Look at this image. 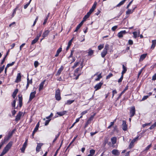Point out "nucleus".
Wrapping results in <instances>:
<instances>
[{"instance_id": "nucleus-1", "label": "nucleus", "mask_w": 156, "mask_h": 156, "mask_svg": "<svg viewBox=\"0 0 156 156\" xmlns=\"http://www.w3.org/2000/svg\"><path fill=\"white\" fill-rule=\"evenodd\" d=\"M13 143V142L12 141H10L4 147L3 150L7 153L11 148Z\"/></svg>"}, {"instance_id": "nucleus-2", "label": "nucleus", "mask_w": 156, "mask_h": 156, "mask_svg": "<svg viewBox=\"0 0 156 156\" xmlns=\"http://www.w3.org/2000/svg\"><path fill=\"white\" fill-rule=\"evenodd\" d=\"M74 50L73 49H72V50H71V53H70V55L69 56V57H68V58H72V60H71V63L73 62L76 60L75 58L74 57H73V53L74 52Z\"/></svg>"}, {"instance_id": "nucleus-3", "label": "nucleus", "mask_w": 156, "mask_h": 156, "mask_svg": "<svg viewBox=\"0 0 156 156\" xmlns=\"http://www.w3.org/2000/svg\"><path fill=\"white\" fill-rule=\"evenodd\" d=\"M130 117H132L135 115V108L134 106H132L130 110Z\"/></svg>"}, {"instance_id": "nucleus-4", "label": "nucleus", "mask_w": 156, "mask_h": 156, "mask_svg": "<svg viewBox=\"0 0 156 156\" xmlns=\"http://www.w3.org/2000/svg\"><path fill=\"white\" fill-rule=\"evenodd\" d=\"M127 33L125 30H122L118 33L117 36L119 38L123 37V35H125Z\"/></svg>"}, {"instance_id": "nucleus-5", "label": "nucleus", "mask_w": 156, "mask_h": 156, "mask_svg": "<svg viewBox=\"0 0 156 156\" xmlns=\"http://www.w3.org/2000/svg\"><path fill=\"white\" fill-rule=\"evenodd\" d=\"M21 76L20 73H18L17 74L16 79L15 80V82L18 83L21 81Z\"/></svg>"}, {"instance_id": "nucleus-6", "label": "nucleus", "mask_w": 156, "mask_h": 156, "mask_svg": "<svg viewBox=\"0 0 156 156\" xmlns=\"http://www.w3.org/2000/svg\"><path fill=\"white\" fill-rule=\"evenodd\" d=\"M103 82H101V81L99 83H97L94 87V88L95 89V90H98L100 89L102 85L103 84Z\"/></svg>"}, {"instance_id": "nucleus-7", "label": "nucleus", "mask_w": 156, "mask_h": 156, "mask_svg": "<svg viewBox=\"0 0 156 156\" xmlns=\"http://www.w3.org/2000/svg\"><path fill=\"white\" fill-rule=\"evenodd\" d=\"M122 129L125 131L127 129V126L126 123V121L125 120L122 121Z\"/></svg>"}, {"instance_id": "nucleus-8", "label": "nucleus", "mask_w": 156, "mask_h": 156, "mask_svg": "<svg viewBox=\"0 0 156 156\" xmlns=\"http://www.w3.org/2000/svg\"><path fill=\"white\" fill-rule=\"evenodd\" d=\"M63 69L64 67L63 66H61L58 69L55 75L56 76H59L60 74L62 71L63 70Z\"/></svg>"}, {"instance_id": "nucleus-9", "label": "nucleus", "mask_w": 156, "mask_h": 156, "mask_svg": "<svg viewBox=\"0 0 156 156\" xmlns=\"http://www.w3.org/2000/svg\"><path fill=\"white\" fill-rule=\"evenodd\" d=\"M55 98H61L60 91L59 88L55 91Z\"/></svg>"}, {"instance_id": "nucleus-10", "label": "nucleus", "mask_w": 156, "mask_h": 156, "mask_svg": "<svg viewBox=\"0 0 156 156\" xmlns=\"http://www.w3.org/2000/svg\"><path fill=\"white\" fill-rule=\"evenodd\" d=\"M98 73L97 72L94 75V76L98 75L97 78L95 79V81H99L100 79L102 77V76H101V73H100L99 75H98Z\"/></svg>"}, {"instance_id": "nucleus-11", "label": "nucleus", "mask_w": 156, "mask_h": 156, "mask_svg": "<svg viewBox=\"0 0 156 156\" xmlns=\"http://www.w3.org/2000/svg\"><path fill=\"white\" fill-rule=\"evenodd\" d=\"M22 112H19L18 114L16 116L15 121L17 122L20 120V119L22 115Z\"/></svg>"}, {"instance_id": "nucleus-12", "label": "nucleus", "mask_w": 156, "mask_h": 156, "mask_svg": "<svg viewBox=\"0 0 156 156\" xmlns=\"http://www.w3.org/2000/svg\"><path fill=\"white\" fill-rule=\"evenodd\" d=\"M46 80H44L40 84L39 87V91H40L41 90L43 89L44 87V84L45 82L46 81Z\"/></svg>"}, {"instance_id": "nucleus-13", "label": "nucleus", "mask_w": 156, "mask_h": 156, "mask_svg": "<svg viewBox=\"0 0 156 156\" xmlns=\"http://www.w3.org/2000/svg\"><path fill=\"white\" fill-rule=\"evenodd\" d=\"M43 144L41 143H39L37 144V147L36 148V151L37 152H39L40 151V149L41 148V147L43 145Z\"/></svg>"}, {"instance_id": "nucleus-14", "label": "nucleus", "mask_w": 156, "mask_h": 156, "mask_svg": "<svg viewBox=\"0 0 156 156\" xmlns=\"http://www.w3.org/2000/svg\"><path fill=\"white\" fill-rule=\"evenodd\" d=\"M50 33V31L49 30H46L42 34V37L43 38H44L45 37L48 36Z\"/></svg>"}, {"instance_id": "nucleus-15", "label": "nucleus", "mask_w": 156, "mask_h": 156, "mask_svg": "<svg viewBox=\"0 0 156 156\" xmlns=\"http://www.w3.org/2000/svg\"><path fill=\"white\" fill-rule=\"evenodd\" d=\"M147 54V53L144 54L142 55L140 57V58L139 60V61L140 62L142 61H143L146 57Z\"/></svg>"}, {"instance_id": "nucleus-16", "label": "nucleus", "mask_w": 156, "mask_h": 156, "mask_svg": "<svg viewBox=\"0 0 156 156\" xmlns=\"http://www.w3.org/2000/svg\"><path fill=\"white\" fill-rule=\"evenodd\" d=\"M112 153L113 154L115 155V156H118L120 154V153L119 151L118 150L116 149H114L112 151Z\"/></svg>"}, {"instance_id": "nucleus-17", "label": "nucleus", "mask_w": 156, "mask_h": 156, "mask_svg": "<svg viewBox=\"0 0 156 156\" xmlns=\"http://www.w3.org/2000/svg\"><path fill=\"white\" fill-rule=\"evenodd\" d=\"M122 67L123 70L121 74H122L124 75L127 71V68L123 64L122 65Z\"/></svg>"}, {"instance_id": "nucleus-18", "label": "nucleus", "mask_w": 156, "mask_h": 156, "mask_svg": "<svg viewBox=\"0 0 156 156\" xmlns=\"http://www.w3.org/2000/svg\"><path fill=\"white\" fill-rule=\"evenodd\" d=\"M108 51L103 49V51L101 53V57L102 58H104L105 56L106 55Z\"/></svg>"}, {"instance_id": "nucleus-19", "label": "nucleus", "mask_w": 156, "mask_h": 156, "mask_svg": "<svg viewBox=\"0 0 156 156\" xmlns=\"http://www.w3.org/2000/svg\"><path fill=\"white\" fill-rule=\"evenodd\" d=\"M18 92V89L17 88L15 89L12 95V98H15Z\"/></svg>"}, {"instance_id": "nucleus-20", "label": "nucleus", "mask_w": 156, "mask_h": 156, "mask_svg": "<svg viewBox=\"0 0 156 156\" xmlns=\"http://www.w3.org/2000/svg\"><path fill=\"white\" fill-rule=\"evenodd\" d=\"M66 112V111H63V112H57V114L61 116L64 115Z\"/></svg>"}, {"instance_id": "nucleus-21", "label": "nucleus", "mask_w": 156, "mask_h": 156, "mask_svg": "<svg viewBox=\"0 0 156 156\" xmlns=\"http://www.w3.org/2000/svg\"><path fill=\"white\" fill-rule=\"evenodd\" d=\"M128 87H129V86H128V85H127L126 86V87L123 90L122 92L120 94L118 98H119L120 97H121V95L122 94H124L125 92V91L128 89Z\"/></svg>"}, {"instance_id": "nucleus-22", "label": "nucleus", "mask_w": 156, "mask_h": 156, "mask_svg": "<svg viewBox=\"0 0 156 156\" xmlns=\"http://www.w3.org/2000/svg\"><path fill=\"white\" fill-rule=\"evenodd\" d=\"M62 51V48L61 47L59 48L57 51L55 55V57H57L59 55V54Z\"/></svg>"}, {"instance_id": "nucleus-23", "label": "nucleus", "mask_w": 156, "mask_h": 156, "mask_svg": "<svg viewBox=\"0 0 156 156\" xmlns=\"http://www.w3.org/2000/svg\"><path fill=\"white\" fill-rule=\"evenodd\" d=\"M152 44L151 47V48L154 49L156 44V40H153L152 41Z\"/></svg>"}, {"instance_id": "nucleus-24", "label": "nucleus", "mask_w": 156, "mask_h": 156, "mask_svg": "<svg viewBox=\"0 0 156 156\" xmlns=\"http://www.w3.org/2000/svg\"><path fill=\"white\" fill-rule=\"evenodd\" d=\"M111 142L113 144H114L116 143V138L115 137H112L111 139Z\"/></svg>"}, {"instance_id": "nucleus-25", "label": "nucleus", "mask_w": 156, "mask_h": 156, "mask_svg": "<svg viewBox=\"0 0 156 156\" xmlns=\"http://www.w3.org/2000/svg\"><path fill=\"white\" fill-rule=\"evenodd\" d=\"M9 139L7 136L5 137L4 140L2 141L1 142L4 144L6 142H7Z\"/></svg>"}, {"instance_id": "nucleus-26", "label": "nucleus", "mask_w": 156, "mask_h": 156, "mask_svg": "<svg viewBox=\"0 0 156 156\" xmlns=\"http://www.w3.org/2000/svg\"><path fill=\"white\" fill-rule=\"evenodd\" d=\"M126 0H122L121 2H120L118 5H117L116 7H119L121 5H123Z\"/></svg>"}, {"instance_id": "nucleus-27", "label": "nucleus", "mask_w": 156, "mask_h": 156, "mask_svg": "<svg viewBox=\"0 0 156 156\" xmlns=\"http://www.w3.org/2000/svg\"><path fill=\"white\" fill-rule=\"evenodd\" d=\"M27 145L24 144L23 145V147L21 149V152L22 153H24L25 149L27 147Z\"/></svg>"}, {"instance_id": "nucleus-28", "label": "nucleus", "mask_w": 156, "mask_h": 156, "mask_svg": "<svg viewBox=\"0 0 156 156\" xmlns=\"http://www.w3.org/2000/svg\"><path fill=\"white\" fill-rule=\"evenodd\" d=\"M88 56H91L92 55H93L94 53V51L92 50L90 48L88 50Z\"/></svg>"}, {"instance_id": "nucleus-29", "label": "nucleus", "mask_w": 156, "mask_h": 156, "mask_svg": "<svg viewBox=\"0 0 156 156\" xmlns=\"http://www.w3.org/2000/svg\"><path fill=\"white\" fill-rule=\"evenodd\" d=\"M39 39L37 37H36L34 39L32 40L31 42V44L32 45H33L35 44V43L37 42Z\"/></svg>"}, {"instance_id": "nucleus-30", "label": "nucleus", "mask_w": 156, "mask_h": 156, "mask_svg": "<svg viewBox=\"0 0 156 156\" xmlns=\"http://www.w3.org/2000/svg\"><path fill=\"white\" fill-rule=\"evenodd\" d=\"M74 101V100H68L65 104V105H70Z\"/></svg>"}, {"instance_id": "nucleus-31", "label": "nucleus", "mask_w": 156, "mask_h": 156, "mask_svg": "<svg viewBox=\"0 0 156 156\" xmlns=\"http://www.w3.org/2000/svg\"><path fill=\"white\" fill-rule=\"evenodd\" d=\"M133 12V10L128 9V10L126 12V14L128 15L132 13Z\"/></svg>"}, {"instance_id": "nucleus-32", "label": "nucleus", "mask_w": 156, "mask_h": 156, "mask_svg": "<svg viewBox=\"0 0 156 156\" xmlns=\"http://www.w3.org/2000/svg\"><path fill=\"white\" fill-rule=\"evenodd\" d=\"M36 93V92L35 91L32 92L30 94V98H34Z\"/></svg>"}, {"instance_id": "nucleus-33", "label": "nucleus", "mask_w": 156, "mask_h": 156, "mask_svg": "<svg viewBox=\"0 0 156 156\" xmlns=\"http://www.w3.org/2000/svg\"><path fill=\"white\" fill-rule=\"evenodd\" d=\"M104 47V44H101L98 46V49L99 50H101Z\"/></svg>"}, {"instance_id": "nucleus-34", "label": "nucleus", "mask_w": 156, "mask_h": 156, "mask_svg": "<svg viewBox=\"0 0 156 156\" xmlns=\"http://www.w3.org/2000/svg\"><path fill=\"white\" fill-rule=\"evenodd\" d=\"M19 105L20 108L22 105V98H19Z\"/></svg>"}, {"instance_id": "nucleus-35", "label": "nucleus", "mask_w": 156, "mask_h": 156, "mask_svg": "<svg viewBox=\"0 0 156 156\" xmlns=\"http://www.w3.org/2000/svg\"><path fill=\"white\" fill-rule=\"evenodd\" d=\"M133 37L135 39H136L137 37V33L136 31L134 32L133 33Z\"/></svg>"}, {"instance_id": "nucleus-36", "label": "nucleus", "mask_w": 156, "mask_h": 156, "mask_svg": "<svg viewBox=\"0 0 156 156\" xmlns=\"http://www.w3.org/2000/svg\"><path fill=\"white\" fill-rule=\"evenodd\" d=\"M113 76V74L111 73H110L108 75H107V76H106V79L107 80H108V79H109V78H110L111 77H112Z\"/></svg>"}, {"instance_id": "nucleus-37", "label": "nucleus", "mask_w": 156, "mask_h": 156, "mask_svg": "<svg viewBox=\"0 0 156 156\" xmlns=\"http://www.w3.org/2000/svg\"><path fill=\"white\" fill-rule=\"evenodd\" d=\"M34 66L35 68H37L39 65V63L37 61H35L34 63Z\"/></svg>"}, {"instance_id": "nucleus-38", "label": "nucleus", "mask_w": 156, "mask_h": 156, "mask_svg": "<svg viewBox=\"0 0 156 156\" xmlns=\"http://www.w3.org/2000/svg\"><path fill=\"white\" fill-rule=\"evenodd\" d=\"M16 102V99L14 100L13 101L12 103V107H14V109L16 108H15V105Z\"/></svg>"}, {"instance_id": "nucleus-39", "label": "nucleus", "mask_w": 156, "mask_h": 156, "mask_svg": "<svg viewBox=\"0 0 156 156\" xmlns=\"http://www.w3.org/2000/svg\"><path fill=\"white\" fill-rule=\"evenodd\" d=\"M49 16V15H48L45 18V19H44V22L43 23V25H44L46 24L47 20L48 19V18Z\"/></svg>"}, {"instance_id": "nucleus-40", "label": "nucleus", "mask_w": 156, "mask_h": 156, "mask_svg": "<svg viewBox=\"0 0 156 156\" xmlns=\"http://www.w3.org/2000/svg\"><path fill=\"white\" fill-rule=\"evenodd\" d=\"M152 144H151L149 145H148L145 149L144 150V151H147L150 148H151L152 147Z\"/></svg>"}, {"instance_id": "nucleus-41", "label": "nucleus", "mask_w": 156, "mask_h": 156, "mask_svg": "<svg viewBox=\"0 0 156 156\" xmlns=\"http://www.w3.org/2000/svg\"><path fill=\"white\" fill-rule=\"evenodd\" d=\"M80 64L79 62H76L74 63V65L73 66V68H75L76 67Z\"/></svg>"}, {"instance_id": "nucleus-42", "label": "nucleus", "mask_w": 156, "mask_h": 156, "mask_svg": "<svg viewBox=\"0 0 156 156\" xmlns=\"http://www.w3.org/2000/svg\"><path fill=\"white\" fill-rule=\"evenodd\" d=\"M15 63V62H12L11 63L8 64L6 66L9 68L10 66H12Z\"/></svg>"}, {"instance_id": "nucleus-43", "label": "nucleus", "mask_w": 156, "mask_h": 156, "mask_svg": "<svg viewBox=\"0 0 156 156\" xmlns=\"http://www.w3.org/2000/svg\"><path fill=\"white\" fill-rule=\"evenodd\" d=\"M109 48V45L108 44H106L105 45L104 50L108 51V49Z\"/></svg>"}, {"instance_id": "nucleus-44", "label": "nucleus", "mask_w": 156, "mask_h": 156, "mask_svg": "<svg viewBox=\"0 0 156 156\" xmlns=\"http://www.w3.org/2000/svg\"><path fill=\"white\" fill-rule=\"evenodd\" d=\"M81 26L80 25L78 24L76 27L75 30L74 31V32H76L78 31V30L80 28Z\"/></svg>"}, {"instance_id": "nucleus-45", "label": "nucleus", "mask_w": 156, "mask_h": 156, "mask_svg": "<svg viewBox=\"0 0 156 156\" xmlns=\"http://www.w3.org/2000/svg\"><path fill=\"white\" fill-rule=\"evenodd\" d=\"M123 78V75L122 74V75L119 79L118 80V82L119 83H121L122 81Z\"/></svg>"}, {"instance_id": "nucleus-46", "label": "nucleus", "mask_w": 156, "mask_h": 156, "mask_svg": "<svg viewBox=\"0 0 156 156\" xmlns=\"http://www.w3.org/2000/svg\"><path fill=\"white\" fill-rule=\"evenodd\" d=\"M39 122L37 123V124L36 125L35 128H34V129L37 131V130H38V128L39 127Z\"/></svg>"}, {"instance_id": "nucleus-47", "label": "nucleus", "mask_w": 156, "mask_h": 156, "mask_svg": "<svg viewBox=\"0 0 156 156\" xmlns=\"http://www.w3.org/2000/svg\"><path fill=\"white\" fill-rule=\"evenodd\" d=\"M118 26H115L112 27V30L113 31H115V30L117 29L118 28Z\"/></svg>"}, {"instance_id": "nucleus-48", "label": "nucleus", "mask_w": 156, "mask_h": 156, "mask_svg": "<svg viewBox=\"0 0 156 156\" xmlns=\"http://www.w3.org/2000/svg\"><path fill=\"white\" fill-rule=\"evenodd\" d=\"M5 65H4L0 67V73H1L3 71L5 68Z\"/></svg>"}, {"instance_id": "nucleus-49", "label": "nucleus", "mask_w": 156, "mask_h": 156, "mask_svg": "<svg viewBox=\"0 0 156 156\" xmlns=\"http://www.w3.org/2000/svg\"><path fill=\"white\" fill-rule=\"evenodd\" d=\"M60 135V133H59L57 135H56L55 136V139L53 141V143H54L55 141L57 140V139L58 138V137Z\"/></svg>"}, {"instance_id": "nucleus-50", "label": "nucleus", "mask_w": 156, "mask_h": 156, "mask_svg": "<svg viewBox=\"0 0 156 156\" xmlns=\"http://www.w3.org/2000/svg\"><path fill=\"white\" fill-rule=\"evenodd\" d=\"M156 80V73H155L152 76V80L155 81Z\"/></svg>"}, {"instance_id": "nucleus-51", "label": "nucleus", "mask_w": 156, "mask_h": 156, "mask_svg": "<svg viewBox=\"0 0 156 156\" xmlns=\"http://www.w3.org/2000/svg\"><path fill=\"white\" fill-rule=\"evenodd\" d=\"M95 151L94 150H91L90 151V154L93 155L94 154Z\"/></svg>"}, {"instance_id": "nucleus-52", "label": "nucleus", "mask_w": 156, "mask_h": 156, "mask_svg": "<svg viewBox=\"0 0 156 156\" xmlns=\"http://www.w3.org/2000/svg\"><path fill=\"white\" fill-rule=\"evenodd\" d=\"M134 145V144L132 142H131L129 147V149H131L132 148Z\"/></svg>"}, {"instance_id": "nucleus-53", "label": "nucleus", "mask_w": 156, "mask_h": 156, "mask_svg": "<svg viewBox=\"0 0 156 156\" xmlns=\"http://www.w3.org/2000/svg\"><path fill=\"white\" fill-rule=\"evenodd\" d=\"M30 2H29L28 3L25 5L24 6V9H26L28 7V6H29V5H30Z\"/></svg>"}, {"instance_id": "nucleus-54", "label": "nucleus", "mask_w": 156, "mask_h": 156, "mask_svg": "<svg viewBox=\"0 0 156 156\" xmlns=\"http://www.w3.org/2000/svg\"><path fill=\"white\" fill-rule=\"evenodd\" d=\"M139 137V136H138L136 138H135V139L132 140L131 141V142H132L134 144V143L136 142L138 139V138Z\"/></svg>"}, {"instance_id": "nucleus-55", "label": "nucleus", "mask_w": 156, "mask_h": 156, "mask_svg": "<svg viewBox=\"0 0 156 156\" xmlns=\"http://www.w3.org/2000/svg\"><path fill=\"white\" fill-rule=\"evenodd\" d=\"M128 43L129 45H132L133 44V41L131 40H129L128 42Z\"/></svg>"}, {"instance_id": "nucleus-56", "label": "nucleus", "mask_w": 156, "mask_h": 156, "mask_svg": "<svg viewBox=\"0 0 156 156\" xmlns=\"http://www.w3.org/2000/svg\"><path fill=\"white\" fill-rule=\"evenodd\" d=\"M133 0H132L131 1H130L128 4L127 5L126 8L128 9L129 7L130 6L131 4L132 3Z\"/></svg>"}, {"instance_id": "nucleus-57", "label": "nucleus", "mask_w": 156, "mask_h": 156, "mask_svg": "<svg viewBox=\"0 0 156 156\" xmlns=\"http://www.w3.org/2000/svg\"><path fill=\"white\" fill-rule=\"evenodd\" d=\"M18 6H17L13 10V12L12 13L15 14L16 13V12L17 9H18Z\"/></svg>"}, {"instance_id": "nucleus-58", "label": "nucleus", "mask_w": 156, "mask_h": 156, "mask_svg": "<svg viewBox=\"0 0 156 156\" xmlns=\"http://www.w3.org/2000/svg\"><path fill=\"white\" fill-rule=\"evenodd\" d=\"M114 124V122H110V125L108 127V129H110Z\"/></svg>"}, {"instance_id": "nucleus-59", "label": "nucleus", "mask_w": 156, "mask_h": 156, "mask_svg": "<svg viewBox=\"0 0 156 156\" xmlns=\"http://www.w3.org/2000/svg\"><path fill=\"white\" fill-rule=\"evenodd\" d=\"M42 34V31H41L40 33L37 35L36 37H37L39 39L40 37V36H41Z\"/></svg>"}, {"instance_id": "nucleus-60", "label": "nucleus", "mask_w": 156, "mask_h": 156, "mask_svg": "<svg viewBox=\"0 0 156 156\" xmlns=\"http://www.w3.org/2000/svg\"><path fill=\"white\" fill-rule=\"evenodd\" d=\"M51 120V119H49L48 120H46L45 122V125L47 126L49 124V123Z\"/></svg>"}, {"instance_id": "nucleus-61", "label": "nucleus", "mask_w": 156, "mask_h": 156, "mask_svg": "<svg viewBox=\"0 0 156 156\" xmlns=\"http://www.w3.org/2000/svg\"><path fill=\"white\" fill-rule=\"evenodd\" d=\"M117 93V92L116 90H113L112 92V97H113L114 95L115 94H116Z\"/></svg>"}, {"instance_id": "nucleus-62", "label": "nucleus", "mask_w": 156, "mask_h": 156, "mask_svg": "<svg viewBox=\"0 0 156 156\" xmlns=\"http://www.w3.org/2000/svg\"><path fill=\"white\" fill-rule=\"evenodd\" d=\"M113 128H114V129H113V131H118V128H117V126H114Z\"/></svg>"}, {"instance_id": "nucleus-63", "label": "nucleus", "mask_w": 156, "mask_h": 156, "mask_svg": "<svg viewBox=\"0 0 156 156\" xmlns=\"http://www.w3.org/2000/svg\"><path fill=\"white\" fill-rule=\"evenodd\" d=\"M94 115H91L88 119V121H91L94 118Z\"/></svg>"}, {"instance_id": "nucleus-64", "label": "nucleus", "mask_w": 156, "mask_h": 156, "mask_svg": "<svg viewBox=\"0 0 156 156\" xmlns=\"http://www.w3.org/2000/svg\"><path fill=\"white\" fill-rule=\"evenodd\" d=\"M80 68H78L76 69L74 71L75 73H77L78 72V71H79L80 69Z\"/></svg>"}]
</instances>
